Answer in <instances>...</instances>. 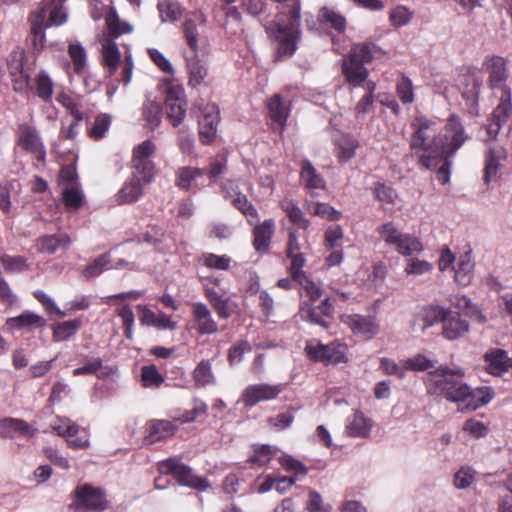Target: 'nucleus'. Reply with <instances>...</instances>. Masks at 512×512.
Listing matches in <instances>:
<instances>
[{"instance_id":"20","label":"nucleus","mask_w":512,"mask_h":512,"mask_svg":"<svg viewBox=\"0 0 512 512\" xmlns=\"http://www.w3.org/2000/svg\"><path fill=\"white\" fill-rule=\"evenodd\" d=\"M506 158V151L502 147H490L485 154L484 182L489 184L491 181L500 177L499 169L501 161Z\"/></svg>"},{"instance_id":"31","label":"nucleus","mask_w":512,"mask_h":512,"mask_svg":"<svg viewBox=\"0 0 512 512\" xmlns=\"http://www.w3.org/2000/svg\"><path fill=\"white\" fill-rule=\"evenodd\" d=\"M143 195V188L140 178L136 175L127 180L121 190L117 194V201L119 203H133L140 199Z\"/></svg>"},{"instance_id":"15","label":"nucleus","mask_w":512,"mask_h":512,"mask_svg":"<svg viewBox=\"0 0 512 512\" xmlns=\"http://www.w3.org/2000/svg\"><path fill=\"white\" fill-rule=\"evenodd\" d=\"M283 386L270 385L267 383L253 384L245 388L241 400L247 407H253L261 401H269L277 398L282 392Z\"/></svg>"},{"instance_id":"13","label":"nucleus","mask_w":512,"mask_h":512,"mask_svg":"<svg viewBox=\"0 0 512 512\" xmlns=\"http://www.w3.org/2000/svg\"><path fill=\"white\" fill-rule=\"evenodd\" d=\"M25 54L23 50H14L7 60L8 72L11 77L14 90L20 93L28 92L31 87V79L24 69Z\"/></svg>"},{"instance_id":"10","label":"nucleus","mask_w":512,"mask_h":512,"mask_svg":"<svg viewBox=\"0 0 512 512\" xmlns=\"http://www.w3.org/2000/svg\"><path fill=\"white\" fill-rule=\"evenodd\" d=\"M378 232L387 244L395 246L396 250L405 256H411L422 250V245L417 238L402 234L392 223L381 225Z\"/></svg>"},{"instance_id":"63","label":"nucleus","mask_w":512,"mask_h":512,"mask_svg":"<svg viewBox=\"0 0 512 512\" xmlns=\"http://www.w3.org/2000/svg\"><path fill=\"white\" fill-rule=\"evenodd\" d=\"M450 310L441 308V307H431L425 313L424 322L425 328L432 326L436 322H441L445 320L448 312Z\"/></svg>"},{"instance_id":"8","label":"nucleus","mask_w":512,"mask_h":512,"mask_svg":"<svg viewBox=\"0 0 512 512\" xmlns=\"http://www.w3.org/2000/svg\"><path fill=\"white\" fill-rule=\"evenodd\" d=\"M159 471L161 474H172L177 482L184 486L202 491L209 487L206 479L195 475L189 466L181 463L175 458H170L161 462L159 464Z\"/></svg>"},{"instance_id":"62","label":"nucleus","mask_w":512,"mask_h":512,"mask_svg":"<svg viewBox=\"0 0 512 512\" xmlns=\"http://www.w3.org/2000/svg\"><path fill=\"white\" fill-rule=\"evenodd\" d=\"M344 235L340 226L329 227L325 232V246L327 249H335L340 246V241Z\"/></svg>"},{"instance_id":"38","label":"nucleus","mask_w":512,"mask_h":512,"mask_svg":"<svg viewBox=\"0 0 512 512\" xmlns=\"http://www.w3.org/2000/svg\"><path fill=\"white\" fill-rule=\"evenodd\" d=\"M143 119L146 122V126L150 129H155L161 123L162 119V108L161 105L155 101L148 100L144 103L142 108Z\"/></svg>"},{"instance_id":"3","label":"nucleus","mask_w":512,"mask_h":512,"mask_svg":"<svg viewBox=\"0 0 512 512\" xmlns=\"http://www.w3.org/2000/svg\"><path fill=\"white\" fill-rule=\"evenodd\" d=\"M300 0H295L291 6H286L277 15L273 27H268L270 36L278 41L277 60L290 57L297 49L300 24Z\"/></svg>"},{"instance_id":"12","label":"nucleus","mask_w":512,"mask_h":512,"mask_svg":"<svg viewBox=\"0 0 512 512\" xmlns=\"http://www.w3.org/2000/svg\"><path fill=\"white\" fill-rule=\"evenodd\" d=\"M166 115L174 127L179 126L186 116L187 101L184 89L179 85L168 87L165 98Z\"/></svg>"},{"instance_id":"59","label":"nucleus","mask_w":512,"mask_h":512,"mask_svg":"<svg viewBox=\"0 0 512 512\" xmlns=\"http://www.w3.org/2000/svg\"><path fill=\"white\" fill-rule=\"evenodd\" d=\"M203 261L204 264L209 268L227 270L230 266L231 259L225 255L219 256L216 254L208 253L203 255Z\"/></svg>"},{"instance_id":"51","label":"nucleus","mask_w":512,"mask_h":512,"mask_svg":"<svg viewBox=\"0 0 512 512\" xmlns=\"http://www.w3.org/2000/svg\"><path fill=\"white\" fill-rule=\"evenodd\" d=\"M0 261L7 273H17L27 269L26 260L21 256L4 255L0 257Z\"/></svg>"},{"instance_id":"19","label":"nucleus","mask_w":512,"mask_h":512,"mask_svg":"<svg viewBox=\"0 0 512 512\" xmlns=\"http://www.w3.org/2000/svg\"><path fill=\"white\" fill-rule=\"evenodd\" d=\"M485 367L489 374L500 376L512 366V358L503 349L494 348L484 354Z\"/></svg>"},{"instance_id":"47","label":"nucleus","mask_w":512,"mask_h":512,"mask_svg":"<svg viewBox=\"0 0 512 512\" xmlns=\"http://www.w3.org/2000/svg\"><path fill=\"white\" fill-rule=\"evenodd\" d=\"M338 145V158L340 162H347L355 155V150L358 146V143L355 139L342 136L341 139L337 142Z\"/></svg>"},{"instance_id":"54","label":"nucleus","mask_w":512,"mask_h":512,"mask_svg":"<svg viewBox=\"0 0 512 512\" xmlns=\"http://www.w3.org/2000/svg\"><path fill=\"white\" fill-rule=\"evenodd\" d=\"M63 200L68 208L77 209L82 205L83 195L77 187H66L63 190Z\"/></svg>"},{"instance_id":"43","label":"nucleus","mask_w":512,"mask_h":512,"mask_svg":"<svg viewBox=\"0 0 512 512\" xmlns=\"http://www.w3.org/2000/svg\"><path fill=\"white\" fill-rule=\"evenodd\" d=\"M80 319H74L57 324L53 329V338L55 341H64L73 336L81 327Z\"/></svg>"},{"instance_id":"32","label":"nucleus","mask_w":512,"mask_h":512,"mask_svg":"<svg viewBox=\"0 0 512 512\" xmlns=\"http://www.w3.org/2000/svg\"><path fill=\"white\" fill-rule=\"evenodd\" d=\"M70 245V238L66 233L48 235L38 240V250L43 253L53 254L57 250L67 249Z\"/></svg>"},{"instance_id":"53","label":"nucleus","mask_w":512,"mask_h":512,"mask_svg":"<svg viewBox=\"0 0 512 512\" xmlns=\"http://www.w3.org/2000/svg\"><path fill=\"white\" fill-rule=\"evenodd\" d=\"M252 347L249 342L245 340L238 341L234 344L228 352V361L231 365L242 361L243 355L250 352Z\"/></svg>"},{"instance_id":"22","label":"nucleus","mask_w":512,"mask_h":512,"mask_svg":"<svg viewBox=\"0 0 512 512\" xmlns=\"http://www.w3.org/2000/svg\"><path fill=\"white\" fill-rule=\"evenodd\" d=\"M178 426L168 420H152L147 423L148 434L145 437L147 444H153L174 435Z\"/></svg>"},{"instance_id":"27","label":"nucleus","mask_w":512,"mask_h":512,"mask_svg":"<svg viewBox=\"0 0 512 512\" xmlns=\"http://www.w3.org/2000/svg\"><path fill=\"white\" fill-rule=\"evenodd\" d=\"M46 320L33 312L24 311L19 316L8 318L6 325L15 329H34L45 326Z\"/></svg>"},{"instance_id":"50","label":"nucleus","mask_w":512,"mask_h":512,"mask_svg":"<svg viewBox=\"0 0 512 512\" xmlns=\"http://www.w3.org/2000/svg\"><path fill=\"white\" fill-rule=\"evenodd\" d=\"M106 24L109 33L113 37H118L131 30V28L126 23H122L120 21L116 12L113 10H110L109 13L106 15Z\"/></svg>"},{"instance_id":"49","label":"nucleus","mask_w":512,"mask_h":512,"mask_svg":"<svg viewBox=\"0 0 512 512\" xmlns=\"http://www.w3.org/2000/svg\"><path fill=\"white\" fill-rule=\"evenodd\" d=\"M320 312L316 307L308 304H304L300 308V316L303 320L309 321L313 324H317L325 329H328L330 324L323 317L320 316Z\"/></svg>"},{"instance_id":"6","label":"nucleus","mask_w":512,"mask_h":512,"mask_svg":"<svg viewBox=\"0 0 512 512\" xmlns=\"http://www.w3.org/2000/svg\"><path fill=\"white\" fill-rule=\"evenodd\" d=\"M120 51L115 42L112 40H105L102 43V59L103 64L110 76H112L118 66H121V78L120 81L125 85L130 83L132 78V71L134 68V63L132 60V56L129 53L125 54L124 60L120 62Z\"/></svg>"},{"instance_id":"40","label":"nucleus","mask_w":512,"mask_h":512,"mask_svg":"<svg viewBox=\"0 0 512 512\" xmlns=\"http://www.w3.org/2000/svg\"><path fill=\"white\" fill-rule=\"evenodd\" d=\"M193 379L198 386L204 387L215 382L210 360H202L194 369Z\"/></svg>"},{"instance_id":"48","label":"nucleus","mask_w":512,"mask_h":512,"mask_svg":"<svg viewBox=\"0 0 512 512\" xmlns=\"http://www.w3.org/2000/svg\"><path fill=\"white\" fill-rule=\"evenodd\" d=\"M110 264L109 254H102L83 270V277L90 279L100 275Z\"/></svg>"},{"instance_id":"14","label":"nucleus","mask_w":512,"mask_h":512,"mask_svg":"<svg viewBox=\"0 0 512 512\" xmlns=\"http://www.w3.org/2000/svg\"><path fill=\"white\" fill-rule=\"evenodd\" d=\"M75 495L76 501L74 506L78 511H102L106 508V500L101 491L90 485L77 487Z\"/></svg>"},{"instance_id":"7","label":"nucleus","mask_w":512,"mask_h":512,"mask_svg":"<svg viewBox=\"0 0 512 512\" xmlns=\"http://www.w3.org/2000/svg\"><path fill=\"white\" fill-rule=\"evenodd\" d=\"M155 150L156 146L150 140L142 142L133 150L132 168L134 172L132 175H136L137 178L141 177L145 184L152 182L156 175V166L150 159Z\"/></svg>"},{"instance_id":"60","label":"nucleus","mask_w":512,"mask_h":512,"mask_svg":"<svg viewBox=\"0 0 512 512\" xmlns=\"http://www.w3.org/2000/svg\"><path fill=\"white\" fill-rule=\"evenodd\" d=\"M397 94L404 104L414 101L413 85L409 78L402 77L397 83Z\"/></svg>"},{"instance_id":"46","label":"nucleus","mask_w":512,"mask_h":512,"mask_svg":"<svg viewBox=\"0 0 512 512\" xmlns=\"http://www.w3.org/2000/svg\"><path fill=\"white\" fill-rule=\"evenodd\" d=\"M308 211L313 215L329 221H337L341 218V212L327 203H314L308 207Z\"/></svg>"},{"instance_id":"44","label":"nucleus","mask_w":512,"mask_h":512,"mask_svg":"<svg viewBox=\"0 0 512 512\" xmlns=\"http://www.w3.org/2000/svg\"><path fill=\"white\" fill-rule=\"evenodd\" d=\"M203 169L193 167H183L178 170L176 185L183 189L189 190L191 188L192 181L197 177L204 174Z\"/></svg>"},{"instance_id":"9","label":"nucleus","mask_w":512,"mask_h":512,"mask_svg":"<svg viewBox=\"0 0 512 512\" xmlns=\"http://www.w3.org/2000/svg\"><path fill=\"white\" fill-rule=\"evenodd\" d=\"M483 71L488 75L487 84L495 93L511 91L507 85L509 69L506 60L497 55L487 56L482 64Z\"/></svg>"},{"instance_id":"61","label":"nucleus","mask_w":512,"mask_h":512,"mask_svg":"<svg viewBox=\"0 0 512 512\" xmlns=\"http://www.w3.org/2000/svg\"><path fill=\"white\" fill-rule=\"evenodd\" d=\"M207 405L201 400H195L194 406L190 411H186L184 414L179 416L176 420L181 423H189L194 421L198 416L206 414Z\"/></svg>"},{"instance_id":"34","label":"nucleus","mask_w":512,"mask_h":512,"mask_svg":"<svg viewBox=\"0 0 512 512\" xmlns=\"http://www.w3.org/2000/svg\"><path fill=\"white\" fill-rule=\"evenodd\" d=\"M32 431L30 425L21 419L5 418L0 423V435L5 438H13L16 434L29 435Z\"/></svg>"},{"instance_id":"17","label":"nucleus","mask_w":512,"mask_h":512,"mask_svg":"<svg viewBox=\"0 0 512 512\" xmlns=\"http://www.w3.org/2000/svg\"><path fill=\"white\" fill-rule=\"evenodd\" d=\"M18 145L25 151L36 156L39 162L45 160V149L35 128L26 123L18 127Z\"/></svg>"},{"instance_id":"24","label":"nucleus","mask_w":512,"mask_h":512,"mask_svg":"<svg viewBox=\"0 0 512 512\" xmlns=\"http://www.w3.org/2000/svg\"><path fill=\"white\" fill-rule=\"evenodd\" d=\"M187 71L189 74L188 84L196 88L198 87L208 74V68L202 59H199L197 52H193L192 56H185Z\"/></svg>"},{"instance_id":"57","label":"nucleus","mask_w":512,"mask_h":512,"mask_svg":"<svg viewBox=\"0 0 512 512\" xmlns=\"http://www.w3.org/2000/svg\"><path fill=\"white\" fill-rule=\"evenodd\" d=\"M68 53L73 61L75 72L80 73L86 62V53L84 48L79 44H70Z\"/></svg>"},{"instance_id":"56","label":"nucleus","mask_w":512,"mask_h":512,"mask_svg":"<svg viewBox=\"0 0 512 512\" xmlns=\"http://www.w3.org/2000/svg\"><path fill=\"white\" fill-rule=\"evenodd\" d=\"M405 368L414 371H426L428 369L434 368V363L425 355L417 354L405 361Z\"/></svg>"},{"instance_id":"45","label":"nucleus","mask_w":512,"mask_h":512,"mask_svg":"<svg viewBox=\"0 0 512 512\" xmlns=\"http://www.w3.org/2000/svg\"><path fill=\"white\" fill-rule=\"evenodd\" d=\"M231 204L248 219L250 224L258 219V212L256 208L243 193L237 198L232 199Z\"/></svg>"},{"instance_id":"21","label":"nucleus","mask_w":512,"mask_h":512,"mask_svg":"<svg viewBox=\"0 0 512 512\" xmlns=\"http://www.w3.org/2000/svg\"><path fill=\"white\" fill-rule=\"evenodd\" d=\"M469 330L467 321L460 318L458 312L449 311L442 323V334L448 340H455L465 335Z\"/></svg>"},{"instance_id":"16","label":"nucleus","mask_w":512,"mask_h":512,"mask_svg":"<svg viewBox=\"0 0 512 512\" xmlns=\"http://www.w3.org/2000/svg\"><path fill=\"white\" fill-rule=\"evenodd\" d=\"M219 121V109L216 105H207L202 109L199 118V137L203 144L214 141Z\"/></svg>"},{"instance_id":"2","label":"nucleus","mask_w":512,"mask_h":512,"mask_svg":"<svg viewBox=\"0 0 512 512\" xmlns=\"http://www.w3.org/2000/svg\"><path fill=\"white\" fill-rule=\"evenodd\" d=\"M465 372L462 369H450L441 366L429 372L425 378L428 394L442 396L447 401L456 403L461 411H474L488 404L493 398L490 387L472 389L464 381Z\"/></svg>"},{"instance_id":"64","label":"nucleus","mask_w":512,"mask_h":512,"mask_svg":"<svg viewBox=\"0 0 512 512\" xmlns=\"http://www.w3.org/2000/svg\"><path fill=\"white\" fill-rule=\"evenodd\" d=\"M279 462L282 465V467L287 471L295 472L296 474H300L303 476L307 474L306 466L302 462L294 459L291 456H282L279 458Z\"/></svg>"},{"instance_id":"58","label":"nucleus","mask_w":512,"mask_h":512,"mask_svg":"<svg viewBox=\"0 0 512 512\" xmlns=\"http://www.w3.org/2000/svg\"><path fill=\"white\" fill-rule=\"evenodd\" d=\"M110 125V117L103 114L99 115L95 118L94 123L89 130V135L93 139H101L105 132L108 130V127Z\"/></svg>"},{"instance_id":"41","label":"nucleus","mask_w":512,"mask_h":512,"mask_svg":"<svg viewBox=\"0 0 512 512\" xmlns=\"http://www.w3.org/2000/svg\"><path fill=\"white\" fill-rule=\"evenodd\" d=\"M158 10L163 22L177 21L182 15V8L175 0H159Z\"/></svg>"},{"instance_id":"30","label":"nucleus","mask_w":512,"mask_h":512,"mask_svg":"<svg viewBox=\"0 0 512 512\" xmlns=\"http://www.w3.org/2000/svg\"><path fill=\"white\" fill-rule=\"evenodd\" d=\"M474 266L471 252L460 255L455 268V281L462 286H467L472 280Z\"/></svg>"},{"instance_id":"35","label":"nucleus","mask_w":512,"mask_h":512,"mask_svg":"<svg viewBox=\"0 0 512 512\" xmlns=\"http://www.w3.org/2000/svg\"><path fill=\"white\" fill-rule=\"evenodd\" d=\"M270 117L279 124H284L289 115L288 102L284 101L279 94L273 95L267 104Z\"/></svg>"},{"instance_id":"26","label":"nucleus","mask_w":512,"mask_h":512,"mask_svg":"<svg viewBox=\"0 0 512 512\" xmlns=\"http://www.w3.org/2000/svg\"><path fill=\"white\" fill-rule=\"evenodd\" d=\"M274 230L275 223L272 219H267L254 227L253 246L258 252H263L268 249Z\"/></svg>"},{"instance_id":"25","label":"nucleus","mask_w":512,"mask_h":512,"mask_svg":"<svg viewBox=\"0 0 512 512\" xmlns=\"http://www.w3.org/2000/svg\"><path fill=\"white\" fill-rule=\"evenodd\" d=\"M205 295L220 318L227 319L235 312L236 304L229 298H225L217 293L214 289H205Z\"/></svg>"},{"instance_id":"1","label":"nucleus","mask_w":512,"mask_h":512,"mask_svg":"<svg viewBox=\"0 0 512 512\" xmlns=\"http://www.w3.org/2000/svg\"><path fill=\"white\" fill-rule=\"evenodd\" d=\"M414 129L410 139V149L419 157V164L425 169L437 166L441 156L453 157L468 139L457 118L451 117L446 125V135H437L436 123L422 116L411 122Z\"/></svg>"},{"instance_id":"52","label":"nucleus","mask_w":512,"mask_h":512,"mask_svg":"<svg viewBox=\"0 0 512 512\" xmlns=\"http://www.w3.org/2000/svg\"><path fill=\"white\" fill-rule=\"evenodd\" d=\"M320 13L323 21L330 24L335 30L339 32H343L345 30L346 20L341 14L327 7L322 8Z\"/></svg>"},{"instance_id":"33","label":"nucleus","mask_w":512,"mask_h":512,"mask_svg":"<svg viewBox=\"0 0 512 512\" xmlns=\"http://www.w3.org/2000/svg\"><path fill=\"white\" fill-rule=\"evenodd\" d=\"M348 325L353 332L367 335L369 337L377 334L379 331V325L374 318L357 314L348 318Z\"/></svg>"},{"instance_id":"55","label":"nucleus","mask_w":512,"mask_h":512,"mask_svg":"<svg viewBox=\"0 0 512 512\" xmlns=\"http://www.w3.org/2000/svg\"><path fill=\"white\" fill-rule=\"evenodd\" d=\"M79 425L69 418H59V423L53 426V430L64 438L75 436L79 432Z\"/></svg>"},{"instance_id":"18","label":"nucleus","mask_w":512,"mask_h":512,"mask_svg":"<svg viewBox=\"0 0 512 512\" xmlns=\"http://www.w3.org/2000/svg\"><path fill=\"white\" fill-rule=\"evenodd\" d=\"M482 84V78L476 73L470 71L462 74L458 79V87L462 97L471 108H475L477 106Z\"/></svg>"},{"instance_id":"36","label":"nucleus","mask_w":512,"mask_h":512,"mask_svg":"<svg viewBox=\"0 0 512 512\" xmlns=\"http://www.w3.org/2000/svg\"><path fill=\"white\" fill-rule=\"evenodd\" d=\"M28 91H33L35 95L43 101L50 100L53 93V82L45 72H40L34 81L31 80V87Z\"/></svg>"},{"instance_id":"23","label":"nucleus","mask_w":512,"mask_h":512,"mask_svg":"<svg viewBox=\"0 0 512 512\" xmlns=\"http://www.w3.org/2000/svg\"><path fill=\"white\" fill-rule=\"evenodd\" d=\"M192 314L200 334H214L218 330L209 308L203 303H194Z\"/></svg>"},{"instance_id":"42","label":"nucleus","mask_w":512,"mask_h":512,"mask_svg":"<svg viewBox=\"0 0 512 512\" xmlns=\"http://www.w3.org/2000/svg\"><path fill=\"white\" fill-rule=\"evenodd\" d=\"M499 100V104L494 109L491 118H493L495 121L506 123L512 110L511 91H506V93H500Z\"/></svg>"},{"instance_id":"5","label":"nucleus","mask_w":512,"mask_h":512,"mask_svg":"<svg viewBox=\"0 0 512 512\" xmlns=\"http://www.w3.org/2000/svg\"><path fill=\"white\" fill-rule=\"evenodd\" d=\"M373 48L374 46L368 43L356 44L343 59V74L353 86H360L366 81L368 70L364 64L372 60Z\"/></svg>"},{"instance_id":"11","label":"nucleus","mask_w":512,"mask_h":512,"mask_svg":"<svg viewBox=\"0 0 512 512\" xmlns=\"http://www.w3.org/2000/svg\"><path fill=\"white\" fill-rule=\"evenodd\" d=\"M346 345L339 342H331L327 345L309 341L305 351L310 359L325 364H338L345 362Z\"/></svg>"},{"instance_id":"28","label":"nucleus","mask_w":512,"mask_h":512,"mask_svg":"<svg viewBox=\"0 0 512 512\" xmlns=\"http://www.w3.org/2000/svg\"><path fill=\"white\" fill-rule=\"evenodd\" d=\"M371 423L361 412H354L347 418L346 432L349 436L365 438L369 435Z\"/></svg>"},{"instance_id":"4","label":"nucleus","mask_w":512,"mask_h":512,"mask_svg":"<svg viewBox=\"0 0 512 512\" xmlns=\"http://www.w3.org/2000/svg\"><path fill=\"white\" fill-rule=\"evenodd\" d=\"M66 0H43L40 7L30 14V40L35 52L45 45V28L59 26L67 19L63 4Z\"/></svg>"},{"instance_id":"29","label":"nucleus","mask_w":512,"mask_h":512,"mask_svg":"<svg viewBox=\"0 0 512 512\" xmlns=\"http://www.w3.org/2000/svg\"><path fill=\"white\" fill-rule=\"evenodd\" d=\"M205 19L202 14H194L192 17L187 18L183 24V33L187 45L191 48L192 52H197L199 47L198 23H204Z\"/></svg>"},{"instance_id":"37","label":"nucleus","mask_w":512,"mask_h":512,"mask_svg":"<svg viewBox=\"0 0 512 512\" xmlns=\"http://www.w3.org/2000/svg\"><path fill=\"white\" fill-rule=\"evenodd\" d=\"M301 180L309 189L325 188V181L310 161L304 160L301 165Z\"/></svg>"},{"instance_id":"39","label":"nucleus","mask_w":512,"mask_h":512,"mask_svg":"<svg viewBox=\"0 0 512 512\" xmlns=\"http://www.w3.org/2000/svg\"><path fill=\"white\" fill-rule=\"evenodd\" d=\"M281 207L286 212L289 220L299 229L306 230L309 227V220L304 217L302 210L295 203L285 200L281 203Z\"/></svg>"}]
</instances>
